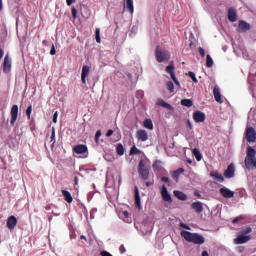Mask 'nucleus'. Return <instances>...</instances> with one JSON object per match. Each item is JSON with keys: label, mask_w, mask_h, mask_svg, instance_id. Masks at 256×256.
I'll return each mask as SVG.
<instances>
[{"label": "nucleus", "mask_w": 256, "mask_h": 256, "mask_svg": "<svg viewBox=\"0 0 256 256\" xmlns=\"http://www.w3.org/2000/svg\"><path fill=\"white\" fill-rule=\"evenodd\" d=\"M181 237L185 238L188 243H194L195 245H203L205 243V237L201 234L191 233L189 231L183 230L180 233Z\"/></svg>", "instance_id": "f257e3e1"}, {"label": "nucleus", "mask_w": 256, "mask_h": 256, "mask_svg": "<svg viewBox=\"0 0 256 256\" xmlns=\"http://www.w3.org/2000/svg\"><path fill=\"white\" fill-rule=\"evenodd\" d=\"M256 151L253 147L248 146L245 158V167L249 170L256 169Z\"/></svg>", "instance_id": "f03ea898"}, {"label": "nucleus", "mask_w": 256, "mask_h": 256, "mask_svg": "<svg viewBox=\"0 0 256 256\" xmlns=\"http://www.w3.org/2000/svg\"><path fill=\"white\" fill-rule=\"evenodd\" d=\"M155 55L156 61H158V63H167V61L171 59V54L169 53V51L159 46L156 47Z\"/></svg>", "instance_id": "7ed1b4c3"}, {"label": "nucleus", "mask_w": 256, "mask_h": 256, "mask_svg": "<svg viewBox=\"0 0 256 256\" xmlns=\"http://www.w3.org/2000/svg\"><path fill=\"white\" fill-rule=\"evenodd\" d=\"M166 73H169V75L171 76V79L175 83L176 87L181 88V83L179 82V80H177V76L175 75V65L173 64V62H171L166 67Z\"/></svg>", "instance_id": "20e7f679"}, {"label": "nucleus", "mask_w": 256, "mask_h": 256, "mask_svg": "<svg viewBox=\"0 0 256 256\" xmlns=\"http://www.w3.org/2000/svg\"><path fill=\"white\" fill-rule=\"evenodd\" d=\"M138 173L144 181L149 179V170L145 166V161L141 160L138 166Z\"/></svg>", "instance_id": "39448f33"}, {"label": "nucleus", "mask_w": 256, "mask_h": 256, "mask_svg": "<svg viewBox=\"0 0 256 256\" xmlns=\"http://www.w3.org/2000/svg\"><path fill=\"white\" fill-rule=\"evenodd\" d=\"M246 141L248 143H255L256 141V131L253 127H248L246 129Z\"/></svg>", "instance_id": "423d86ee"}, {"label": "nucleus", "mask_w": 256, "mask_h": 256, "mask_svg": "<svg viewBox=\"0 0 256 256\" xmlns=\"http://www.w3.org/2000/svg\"><path fill=\"white\" fill-rule=\"evenodd\" d=\"M219 193L224 199H233V197H235V192L227 187L220 188Z\"/></svg>", "instance_id": "0eeeda50"}, {"label": "nucleus", "mask_w": 256, "mask_h": 256, "mask_svg": "<svg viewBox=\"0 0 256 256\" xmlns=\"http://www.w3.org/2000/svg\"><path fill=\"white\" fill-rule=\"evenodd\" d=\"M10 115H11L10 124L15 125V123L17 121V117L19 116V106L18 105L12 106Z\"/></svg>", "instance_id": "6e6552de"}, {"label": "nucleus", "mask_w": 256, "mask_h": 256, "mask_svg": "<svg viewBox=\"0 0 256 256\" xmlns=\"http://www.w3.org/2000/svg\"><path fill=\"white\" fill-rule=\"evenodd\" d=\"M160 193L162 195L163 201H166L167 203H171L173 201L172 198H171V194L167 190V186L162 185Z\"/></svg>", "instance_id": "1a4fd4ad"}, {"label": "nucleus", "mask_w": 256, "mask_h": 256, "mask_svg": "<svg viewBox=\"0 0 256 256\" xmlns=\"http://www.w3.org/2000/svg\"><path fill=\"white\" fill-rule=\"evenodd\" d=\"M136 139L142 143H145V141L149 140V134H147L146 130L140 129L136 132Z\"/></svg>", "instance_id": "9d476101"}, {"label": "nucleus", "mask_w": 256, "mask_h": 256, "mask_svg": "<svg viewBox=\"0 0 256 256\" xmlns=\"http://www.w3.org/2000/svg\"><path fill=\"white\" fill-rule=\"evenodd\" d=\"M224 177L226 179H233L235 177V164H230L224 171Z\"/></svg>", "instance_id": "9b49d317"}, {"label": "nucleus", "mask_w": 256, "mask_h": 256, "mask_svg": "<svg viewBox=\"0 0 256 256\" xmlns=\"http://www.w3.org/2000/svg\"><path fill=\"white\" fill-rule=\"evenodd\" d=\"M236 245H243V243H247L251 241V236L245 234H239L238 237L234 240Z\"/></svg>", "instance_id": "f8f14e48"}, {"label": "nucleus", "mask_w": 256, "mask_h": 256, "mask_svg": "<svg viewBox=\"0 0 256 256\" xmlns=\"http://www.w3.org/2000/svg\"><path fill=\"white\" fill-rule=\"evenodd\" d=\"M193 119L195 123H203V121L206 119V116L202 111L197 110L193 113Z\"/></svg>", "instance_id": "ddd939ff"}, {"label": "nucleus", "mask_w": 256, "mask_h": 256, "mask_svg": "<svg viewBox=\"0 0 256 256\" xmlns=\"http://www.w3.org/2000/svg\"><path fill=\"white\" fill-rule=\"evenodd\" d=\"M90 71H91V68L89 66L84 65L82 67L81 79L84 85L85 83H87V77L89 76Z\"/></svg>", "instance_id": "4468645a"}, {"label": "nucleus", "mask_w": 256, "mask_h": 256, "mask_svg": "<svg viewBox=\"0 0 256 256\" xmlns=\"http://www.w3.org/2000/svg\"><path fill=\"white\" fill-rule=\"evenodd\" d=\"M3 71L4 73H9V71H11V58H9V54L4 58Z\"/></svg>", "instance_id": "2eb2a0df"}, {"label": "nucleus", "mask_w": 256, "mask_h": 256, "mask_svg": "<svg viewBox=\"0 0 256 256\" xmlns=\"http://www.w3.org/2000/svg\"><path fill=\"white\" fill-rule=\"evenodd\" d=\"M7 227L10 231H13L17 227V218L15 216H10L7 220Z\"/></svg>", "instance_id": "dca6fc26"}, {"label": "nucleus", "mask_w": 256, "mask_h": 256, "mask_svg": "<svg viewBox=\"0 0 256 256\" xmlns=\"http://www.w3.org/2000/svg\"><path fill=\"white\" fill-rule=\"evenodd\" d=\"M228 20L231 23H235L237 21V11L234 8H229V10H228Z\"/></svg>", "instance_id": "f3484780"}, {"label": "nucleus", "mask_w": 256, "mask_h": 256, "mask_svg": "<svg viewBox=\"0 0 256 256\" xmlns=\"http://www.w3.org/2000/svg\"><path fill=\"white\" fill-rule=\"evenodd\" d=\"M210 176L215 180L218 181L219 183H223V181H225V178L223 177V175L221 173H219L218 171H212L210 173Z\"/></svg>", "instance_id": "a211bd4d"}, {"label": "nucleus", "mask_w": 256, "mask_h": 256, "mask_svg": "<svg viewBox=\"0 0 256 256\" xmlns=\"http://www.w3.org/2000/svg\"><path fill=\"white\" fill-rule=\"evenodd\" d=\"M88 149L85 145L80 144L74 147V153H77L78 155H83L87 153Z\"/></svg>", "instance_id": "6ab92c4d"}, {"label": "nucleus", "mask_w": 256, "mask_h": 256, "mask_svg": "<svg viewBox=\"0 0 256 256\" xmlns=\"http://www.w3.org/2000/svg\"><path fill=\"white\" fill-rule=\"evenodd\" d=\"M181 173H185V169L179 168L175 171H172L171 176L173 179H175L176 182H179V177H180Z\"/></svg>", "instance_id": "aec40b11"}, {"label": "nucleus", "mask_w": 256, "mask_h": 256, "mask_svg": "<svg viewBox=\"0 0 256 256\" xmlns=\"http://www.w3.org/2000/svg\"><path fill=\"white\" fill-rule=\"evenodd\" d=\"M213 95H214L215 101H217V103H221V89L219 88V86L214 87Z\"/></svg>", "instance_id": "412c9836"}, {"label": "nucleus", "mask_w": 256, "mask_h": 256, "mask_svg": "<svg viewBox=\"0 0 256 256\" xmlns=\"http://www.w3.org/2000/svg\"><path fill=\"white\" fill-rule=\"evenodd\" d=\"M134 193H135L136 207H138V209H141V196L139 194V188L137 186L134 188Z\"/></svg>", "instance_id": "4be33fe9"}, {"label": "nucleus", "mask_w": 256, "mask_h": 256, "mask_svg": "<svg viewBox=\"0 0 256 256\" xmlns=\"http://www.w3.org/2000/svg\"><path fill=\"white\" fill-rule=\"evenodd\" d=\"M192 209L196 211V213H202L203 212V202H194L191 205Z\"/></svg>", "instance_id": "5701e85b"}, {"label": "nucleus", "mask_w": 256, "mask_h": 256, "mask_svg": "<svg viewBox=\"0 0 256 256\" xmlns=\"http://www.w3.org/2000/svg\"><path fill=\"white\" fill-rule=\"evenodd\" d=\"M174 196L176 197V199H179L180 201H187V194L179 190L174 191Z\"/></svg>", "instance_id": "b1692460"}, {"label": "nucleus", "mask_w": 256, "mask_h": 256, "mask_svg": "<svg viewBox=\"0 0 256 256\" xmlns=\"http://www.w3.org/2000/svg\"><path fill=\"white\" fill-rule=\"evenodd\" d=\"M125 8H126V11H128L131 14H133L134 11H135V8L133 6V0H126Z\"/></svg>", "instance_id": "393cba45"}, {"label": "nucleus", "mask_w": 256, "mask_h": 256, "mask_svg": "<svg viewBox=\"0 0 256 256\" xmlns=\"http://www.w3.org/2000/svg\"><path fill=\"white\" fill-rule=\"evenodd\" d=\"M62 195L67 203H73V196H71V192L62 190Z\"/></svg>", "instance_id": "a878e982"}, {"label": "nucleus", "mask_w": 256, "mask_h": 256, "mask_svg": "<svg viewBox=\"0 0 256 256\" xmlns=\"http://www.w3.org/2000/svg\"><path fill=\"white\" fill-rule=\"evenodd\" d=\"M157 105H159L160 107H164L165 109H169V111H173V106L165 102L163 99H159Z\"/></svg>", "instance_id": "bb28decb"}, {"label": "nucleus", "mask_w": 256, "mask_h": 256, "mask_svg": "<svg viewBox=\"0 0 256 256\" xmlns=\"http://www.w3.org/2000/svg\"><path fill=\"white\" fill-rule=\"evenodd\" d=\"M120 218L123 219L125 223H131V218L129 217L128 211H123L119 214Z\"/></svg>", "instance_id": "cd10ccee"}, {"label": "nucleus", "mask_w": 256, "mask_h": 256, "mask_svg": "<svg viewBox=\"0 0 256 256\" xmlns=\"http://www.w3.org/2000/svg\"><path fill=\"white\" fill-rule=\"evenodd\" d=\"M238 27L240 31H249V29H251V25L245 21H240Z\"/></svg>", "instance_id": "c85d7f7f"}, {"label": "nucleus", "mask_w": 256, "mask_h": 256, "mask_svg": "<svg viewBox=\"0 0 256 256\" xmlns=\"http://www.w3.org/2000/svg\"><path fill=\"white\" fill-rule=\"evenodd\" d=\"M116 153L120 157H123V155H125V147H123V144L121 143L117 144Z\"/></svg>", "instance_id": "c756f323"}, {"label": "nucleus", "mask_w": 256, "mask_h": 256, "mask_svg": "<svg viewBox=\"0 0 256 256\" xmlns=\"http://www.w3.org/2000/svg\"><path fill=\"white\" fill-rule=\"evenodd\" d=\"M196 161H201L203 159V155L201 154V151H199L198 148H194L192 151Z\"/></svg>", "instance_id": "7c9ffc66"}, {"label": "nucleus", "mask_w": 256, "mask_h": 256, "mask_svg": "<svg viewBox=\"0 0 256 256\" xmlns=\"http://www.w3.org/2000/svg\"><path fill=\"white\" fill-rule=\"evenodd\" d=\"M144 127H145V129H149L150 131H153V120L146 119L144 121Z\"/></svg>", "instance_id": "2f4dec72"}, {"label": "nucleus", "mask_w": 256, "mask_h": 256, "mask_svg": "<svg viewBox=\"0 0 256 256\" xmlns=\"http://www.w3.org/2000/svg\"><path fill=\"white\" fill-rule=\"evenodd\" d=\"M181 105H183V107H193V101L191 99H182Z\"/></svg>", "instance_id": "473e14b6"}, {"label": "nucleus", "mask_w": 256, "mask_h": 256, "mask_svg": "<svg viewBox=\"0 0 256 256\" xmlns=\"http://www.w3.org/2000/svg\"><path fill=\"white\" fill-rule=\"evenodd\" d=\"M166 87H167V90L169 91V93H175V84H173L172 81H168L166 83Z\"/></svg>", "instance_id": "72a5a7b5"}, {"label": "nucleus", "mask_w": 256, "mask_h": 256, "mask_svg": "<svg viewBox=\"0 0 256 256\" xmlns=\"http://www.w3.org/2000/svg\"><path fill=\"white\" fill-rule=\"evenodd\" d=\"M213 58H211V55L207 54L206 56V67L211 68L213 67Z\"/></svg>", "instance_id": "f704fd0d"}, {"label": "nucleus", "mask_w": 256, "mask_h": 256, "mask_svg": "<svg viewBox=\"0 0 256 256\" xmlns=\"http://www.w3.org/2000/svg\"><path fill=\"white\" fill-rule=\"evenodd\" d=\"M141 153V150L137 148V146H133L130 149V155H139Z\"/></svg>", "instance_id": "c9c22d12"}, {"label": "nucleus", "mask_w": 256, "mask_h": 256, "mask_svg": "<svg viewBox=\"0 0 256 256\" xmlns=\"http://www.w3.org/2000/svg\"><path fill=\"white\" fill-rule=\"evenodd\" d=\"M55 128L52 129V135H51V140H50V143L51 144V147L54 148L55 147Z\"/></svg>", "instance_id": "e433bc0d"}, {"label": "nucleus", "mask_w": 256, "mask_h": 256, "mask_svg": "<svg viewBox=\"0 0 256 256\" xmlns=\"http://www.w3.org/2000/svg\"><path fill=\"white\" fill-rule=\"evenodd\" d=\"M188 75L190 78H192V81H194V83H199V80H197V76L195 75V72H188Z\"/></svg>", "instance_id": "4c0bfd02"}, {"label": "nucleus", "mask_w": 256, "mask_h": 256, "mask_svg": "<svg viewBox=\"0 0 256 256\" xmlns=\"http://www.w3.org/2000/svg\"><path fill=\"white\" fill-rule=\"evenodd\" d=\"M104 159H105V161H108L109 163L115 161V158H114L113 155H111V154H106V155L104 156Z\"/></svg>", "instance_id": "58836bf2"}, {"label": "nucleus", "mask_w": 256, "mask_h": 256, "mask_svg": "<svg viewBox=\"0 0 256 256\" xmlns=\"http://www.w3.org/2000/svg\"><path fill=\"white\" fill-rule=\"evenodd\" d=\"M96 42L101 43V30L99 28L96 29Z\"/></svg>", "instance_id": "ea45409f"}, {"label": "nucleus", "mask_w": 256, "mask_h": 256, "mask_svg": "<svg viewBox=\"0 0 256 256\" xmlns=\"http://www.w3.org/2000/svg\"><path fill=\"white\" fill-rule=\"evenodd\" d=\"M31 113H33V106L30 105L26 109V115H27L28 119H31Z\"/></svg>", "instance_id": "a19ab883"}, {"label": "nucleus", "mask_w": 256, "mask_h": 256, "mask_svg": "<svg viewBox=\"0 0 256 256\" xmlns=\"http://www.w3.org/2000/svg\"><path fill=\"white\" fill-rule=\"evenodd\" d=\"M144 96H145V92H143L142 90H138L136 92L137 99H142Z\"/></svg>", "instance_id": "79ce46f5"}, {"label": "nucleus", "mask_w": 256, "mask_h": 256, "mask_svg": "<svg viewBox=\"0 0 256 256\" xmlns=\"http://www.w3.org/2000/svg\"><path fill=\"white\" fill-rule=\"evenodd\" d=\"M101 138V130H98L95 134V141L99 143V139Z\"/></svg>", "instance_id": "37998d69"}, {"label": "nucleus", "mask_w": 256, "mask_h": 256, "mask_svg": "<svg viewBox=\"0 0 256 256\" xmlns=\"http://www.w3.org/2000/svg\"><path fill=\"white\" fill-rule=\"evenodd\" d=\"M253 230L251 229V227H248V228H246V229H244L243 231H242V234L243 235H249V233H251Z\"/></svg>", "instance_id": "c03bdc74"}, {"label": "nucleus", "mask_w": 256, "mask_h": 256, "mask_svg": "<svg viewBox=\"0 0 256 256\" xmlns=\"http://www.w3.org/2000/svg\"><path fill=\"white\" fill-rule=\"evenodd\" d=\"M180 227H182L183 229H187L188 231L191 230V227L185 223H180Z\"/></svg>", "instance_id": "a18cd8bd"}, {"label": "nucleus", "mask_w": 256, "mask_h": 256, "mask_svg": "<svg viewBox=\"0 0 256 256\" xmlns=\"http://www.w3.org/2000/svg\"><path fill=\"white\" fill-rule=\"evenodd\" d=\"M198 51H199L201 57H205V49H203L202 47H199Z\"/></svg>", "instance_id": "49530a36"}, {"label": "nucleus", "mask_w": 256, "mask_h": 256, "mask_svg": "<svg viewBox=\"0 0 256 256\" xmlns=\"http://www.w3.org/2000/svg\"><path fill=\"white\" fill-rule=\"evenodd\" d=\"M72 17L73 19H77V9L72 8Z\"/></svg>", "instance_id": "de8ad7c7"}, {"label": "nucleus", "mask_w": 256, "mask_h": 256, "mask_svg": "<svg viewBox=\"0 0 256 256\" xmlns=\"http://www.w3.org/2000/svg\"><path fill=\"white\" fill-rule=\"evenodd\" d=\"M59 117V113L56 111L53 115V123H57V118Z\"/></svg>", "instance_id": "09e8293b"}, {"label": "nucleus", "mask_w": 256, "mask_h": 256, "mask_svg": "<svg viewBox=\"0 0 256 256\" xmlns=\"http://www.w3.org/2000/svg\"><path fill=\"white\" fill-rule=\"evenodd\" d=\"M57 53V50H55V45L52 44V48L50 50V55H55Z\"/></svg>", "instance_id": "8fccbe9b"}, {"label": "nucleus", "mask_w": 256, "mask_h": 256, "mask_svg": "<svg viewBox=\"0 0 256 256\" xmlns=\"http://www.w3.org/2000/svg\"><path fill=\"white\" fill-rule=\"evenodd\" d=\"M161 181H163V183H169L170 179H169V177L163 176L161 178Z\"/></svg>", "instance_id": "3c124183"}, {"label": "nucleus", "mask_w": 256, "mask_h": 256, "mask_svg": "<svg viewBox=\"0 0 256 256\" xmlns=\"http://www.w3.org/2000/svg\"><path fill=\"white\" fill-rule=\"evenodd\" d=\"M66 3L69 7H71V5H73V3H75V0H66Z\"/></svg>", "instance_id": "603ef678"}, {"label": "nucleus", "mask_w": 256, "mask_h": 256, "mask_svg": "<svg viewBox=\"0 0 256 256\" xmlns=\"http://www.w3.org/2000/svg\"><path fill=\"white\" fill-rule=\"evenodd\" d=\"M119 250H120V253H121V254L125 253V251H126V250H125V246H124V245H121L120 248H119Z\"/></svg>", "instance_id": "864d4df0"}, {"label": "nucleus", "mask_w": 256, "mask_h": 256, "mask_svg": "<svg viewBox=\"0 0 256 256\" xmlns=\"http://www.w3.org/2000/svg\"><path fill=\"white\" fill-rule=\"evenodd\" d=\"M4 55H5V51H3L2 48H0V61L1 59H3Z\"/></svg>", "instance_id": "5fc2aeb1"}, {"label": "nucleus", "mask_w": 256, "mask_h": 256, "mask_svg": "<svg viewBox=\"0 0 256 256\" xmlns=\"http://www.w3.org/2000/svg\"><path fill=\"white\" fill-rule=\"evenodd\" d=\"M113 135V130H108L106 133V137H111Z\"/></svg>", "instance_id": "6e6d98bb"}, {"label": "nucleus", "mask_w": 256, "mask_h": 256, "mask_svg": "<svg viewBox=\"0 0 256 256\" xmlns=\"http://www.w3.org/2000/svg\"><path fill=\"white\" fill-rule=\"evenodd\" d=\"M241 219V217H236L233 219L232 223H239V220Z\"/></svg>", "instance_id": "4d7b16f0"}, {"label": "nucleus", "mask_w": 256, "mask_h": 256, "mask_svg": "<svg viewBox=\"0 0 256 256\" xmlns=\"http://www.w3.org/2000/svg\"><path fill=\"white\" fill-rule=\"evenodd\" d=\"M187 125H188L189 129H193V124H191V120L187 121Z\"/></svg>", "instance_id": "13d9d810"}, {"label": "nucleus", "mask_w": 256, "mask_h": 256, "mask_svg": "<svg viewBox=\"0 0 256 256\" xmlns=\"http://www.w3.org/2000/svg\"><path fill=\"white\" fill-rule=\"evenodd\" d=\"M74 181H75V185H79V177L75 176Z\"/></svg>", "instance_id": "bf43d9fd"}, {"label": "nucleus", "mask_w": 256, "mask_h": 256, "mask_svg": "<svg viewBox=\"0 0 256 256\" xmlns=\"http://www.w3.org/2000/svg\"><path fill=\"white\" fill-rule=\"evenodd\" d=\"M202 256H209V253L207 251H203Z\"/></svg>", "instance_id": "052dcab7"}, {"label": "nucleus", "mask_w": 256, "mask_h": 256, "mask_svg": "<svg viewBox=\"0 0 256 256\" xmlns=\"http://www.w3.org/2000/svg\"><path fill=\"white\" fill-rule=\"evenodd\" d=\"M151 185H153V182H146L147 187H151Z\"/></svg>", "instance_id": "680f3d73"}, {"label": "nucleus", "mask_w": 256, "mask_h": 256, "mask_svg": "<svg viewBox=\"0 0 256 256\" xmlns=\"http://www.w3.org/2000/svg\"><path fill=\"white\" fill-rule=\"evenodd\" d=\"M80 239H84V241H87V237H85V235L80 236Z\"/></svg>", "instance_id": "e2e57ef3"}, {"label": "nucleus", "mask_w": 256, "mask_h": 256, "mask_svg": "<svg viewBox=\"0 0 256 256\" xmlns=\"http://www.w3.org/2000/svg\"><path fill=\"white\" fill-rule=\"evenodd\" d=\"M3 9V0H0V11Z\"/></svg>", "instance_id": "0e129e2a"}, {"label": "nucleus", "mask_w": 256, "mask_h": 256, "mask_svg": "<svg viewBox=\"0 0 256 256\" xmlns=\"http://www.w3.org/2000/svg\"><path fill=\"white\" fill-rule=\"evenodd\" d=\"M88 198H89V199H93V195H92V194H89V195H88Z\"/></svg>", "instance_id": "69168bd1"}, {"label": "nucleus", "mask_w": 256, "mask_h": 256, "mask_svg": "<svg viewBox=\"0 0 256 256\" xmlns=\"http://www.w3.org/2000/svg\"><path fill=\"white\" fill-rule=\"evenodd\" d=\"M188 163H189V164H192V163H193V161H191V160H188Z\"/></svg>", "instance_id": "338daca9"}, {"label": "nucleus", "mask_w": 256, "mask_h": 256, "mask_svg": "<svg viewBox=\"0 0 256 256\" xmlns=\"http://www.w3.org/2000/svg\"><path fill=\"white\" fill-rule=\"evenodd\" d=\"M129 79H131V74H128Z\"/></svg>", "instance_id": "774afa93"}]
</instances>
